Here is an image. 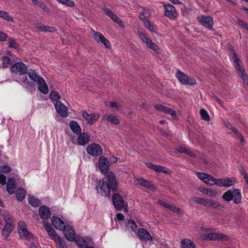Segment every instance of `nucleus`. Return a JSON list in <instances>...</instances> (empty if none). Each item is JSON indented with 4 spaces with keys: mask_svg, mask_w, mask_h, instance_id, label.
Instances as JSON below:
<instances>
[{
    "mask_svg": "<svg viewBox=\"0 0 248 248\" xmlns=\"http://www.w3.org/2000/svg\"><path fill=\"white\" fill-rule=\"evenodd\" d=\"M118 188V184L114 174L109 172L105 177L100 180L96 186L97 192L102 196L108 197L110 191H116Z\"/></svg>",
    "mask_w": 248,
    "mask_h": 248,
    "instance_id": "obj_1",
    "label": "nucleus"
},
{
    "mask_svg": "<svg viewBox=\"0 0 248 248\" xmlns=\"http://www.w3.org/2000/svg\"><path fill=\"white\" fill-rule=\"evenodd\" d=\"M230 59L232 62L237 73L241 78L244 84H248V77L245 72L243 63L238 57L237 54L232 48L230 49Z\"/></svg>",
    "mask_w": 248,
    "mask_h": 248,
    "instance_id": "obj_2",
    "label": "nucleus"
},
{
    "mask_svg": "<svg viewBox=\"0 0 248 248\" xmlns=\"http://www.w3.org/2000/svg\"><path fill=\"white\" fill-rule=\"evenodd\" d=\"M2 216L5 224L2 230L1 234L3 239L7 240L14 228V219L13 216L9 214H3Z\"/></svg>",
    "mask_w": 248,
    "mask_h": 248,
    "instance_id": "obj_3",
    "label": "nucleus"
},
{
    "mask_svg": "<svg viewBox=\"0 0 248 248\" xmlns=\"http://www.w3.org/2000/svg\"><path fill=\"white\" fill-rule=\"evenodd\" d=\"M112 201L114 207L117 210L120 211L124 209L125 212L127 211V203L124 202L123 198L119 194L115 193L112 196Z\"/></svg>",
    "mask_w": 248,
    "mask_h": 248,
    "instance_id": "obj_4",
    "label": "nucleus"
},
{
    "mask_svg": "<svg viewBox=\"0 0 248 248\" xmlns=\"http://www.w3.org/2000/svg\"><path fill=\"white\" fill-rule=\"evenodd\" d=\"M18 233L21 239H34L33 235L27 230L26 223L23 221H20L17 226Z\"/></svg>",
    "mask_w": 248,
    "mask_h": 248,
    "instance_id": "obj_5",
    "label": "nucleus"
},
{
    "mask_svg": "<svg viewBox=\"0 0 248 248\" xmlns=\"http://www.w3.org/2000/svg\"><path fill=\"white\" fill-rule=\"evenodd\" d=\"M176 76L179 82L182 84L193 85L196 83V81L194 78L187 77L179 70H177Z\"/></svg>",
    "mask_w": 248,
    "mask_h": 248,
    "instance_id": "obj_6",
    "label": "nucleus"
},
{
    "mask_svg": "<svg viewBox=\"0 0 248 248\" xmlns=\"http://www.w3.org/2000/svg\"><path fill=\"white\" fill-rule=\"evenodd\" d=\"M138 34L140 39L144 43L146 44L147 47L155 51H157L159 49L158 46L153 43L152 40L145 33L139 31Z\"/></svg>",
    "mask_w": 248,
    "mask_h": 248,
    "instance_id": "obj_7",
    "label": "nucleus"
},
{
    "mask_svg": "<svg viewBox=\"0 0 248 248\" xmlns=\"http://www.w3.org/2000/svg\"><path fill=\"white\" fill-rule=\"evenodd\" d=\"M138 34L140 39L144 43L146 44L147 47L155 51H157L159 49L158 46L153 43L152 40L145 33L139 31Z\"/></svg>",
    "mask_w": 248,
    "mask_h": 248,
    "instance_id": "obj_8",
    "label": "nucleus"
},
{
    "mask_svg": "<svg viewBox=\"0 0 248 248\" xmlns=\"http://www.w3.org/2000/svg\"><path fill=\"white\" fill-rule=\"evenodd\" d=\"M28 70L27 66L22 62H16L12 65L11 71L20 75H24Z\"/></svg>",
    "mask_w": 248,
    "mask_h": 248,
    "instance_id": "obj_9",
    "label": "nucleus"
},
{
    "mask_svg": "<svg viewBox=\"0 0 248 248\" xmlns=\"http://www.w3.org/2000/svg\"><path fill=\"white\" fill-rule=\"evenodd\" d=\"M91 32L93 35V37L96 42L101 43L107 48L110 47L111 45L109 41L107 39L102 33L99 32L95 31L92 29H91Z\"/></svg>",
    "mask_w": 248,
    "mask_h": 248,
    "instance_id": "obj_10",
    "label": "nucleus"
},
{
    "mask_svg": "<svg viewBox=\"0 0 248 248\" xmlns=\"http://www.w3.org/2000/svg\"><path fill=\"white\" fill-rule=\"evenodd\" d=\"M86 151L89 155L93 156H99L103 152L101 146L95 143L89 145L86 148Z\"/></svg>",
    "mask_w": 248,
    "mask_h": 248,
    "instance_id": "obj_11",
    "label": "nucleus"
},
{
    "mask_svg": "<svg viewBox=\"0 0 248 248\" xmlns=\"http://www.w3.org/2000/svg\"><path fill=\"white\" fill-rule=\"evenodd\" d=\"M196 175L205 183L211 185L217 184L216 179L209 174L203 172H196Z\"/></svg>",
    "mask_w": 248,
    "mask_h": 248,
    "instance_id": "obj_12",
    "label": "nucleus"
},
{
    "mask_svg": "<svg viewBox=\"0 0 248 248\" xmlns=\"http://www.w3.org/2000/svg\"><path fill=\"white\" fill-rule=\"evenodd\" d=\"M164 6L165 9V16L171 19H175L177 17L178 13L174 6L170 4H164Z\"/></svg>",
    "mask_w": 248,
    "mask_h": 248,
    "instance_id": "obj_13",
    "label": "nucleus"
},
{
    "mask_svg": "<svg viewBox=\"0 0 248 248\" xmlns=\"http://www.w3.org/2000/svg\"><path fill=\"white\" fill-rule=\"evenodd\" d=\"M82 114L87 124L90 125L96 122L100 116L99 114L97 113H88L86 110L83 111Z\"/></svg>",
    "mask_w": 248,
    "mask_h": 248,
    "instance_id": "obj_14",
    "label": "nucleus"
},
{
    "mask_svg": "<svg viewBox=\"0 0 248 248\" xmlns=\"http://www.w3.org/2000/svg\"><path fill=\"white\" fill-rule=\"evenodd\" d=\"M146 166L147 168L154 170L157 173L162 172L165 174H169L171 173V171L170 169L164 166L154 165L150 162L146 163Z\"/></svg>",
    "mask_w": 248,
    "mask_h": 248,
    "instance_id": "obj_15",
    "label": "nucleus"
},
{
    "mask_svg": "<svg viewBox=\"0 0 248 248\" xmlns=\"http://www.w3.org/2000/svg\"><path fill=\"white\" fill-rule=\"evenodd\" d=\"M98 168L101 172L108 174L109 169L108 159L103 156L99 158Z\"/></svg>",
    "mask_w": 248,
    "mask_h": 248,
    "instance_id": "obj_16",
    "label": "nucleus"
},
{
    "mask_svg": "<svg viewBox=\"0 0 248 248\" xmlns=\"http://www.w3.org/2000/svg\"><path fill=\"white\" fill-rule=\"evenodd\" d=\"M55 108L57 112L62 117L65 118L68 116V113L67 107L61 101H57L55 104Z\"/></svg>",
    "mask_w": 248,
    "mask_h": 248,
    "instance_id": "obj_17",
    "label": "nucleus"
},
{
    "mask_svg": "<svg viewBox=\"0 0 248 248\" xmlns=\"http://www.w3.org/2000/svg\"><path fill=\"white\" fill-rule=\"evenodd\" d=\"M236 183V179L234 177H226L218 179V186L223 187H230L233 186Z\"/></svg>",
    "mask_w": 248,
    "mask_h": 248,
    "instance_id": "obj_18",
    "label": "nucleus"
},
{
    "mask_svg": "<svg viewBox=\"0 0 248 248\" xmlns=\"http://www.w3.org/2000/svg\"><path fill=\"white\" fill-rule=\"evenodd\" d=\"M63 234L68 241L73 242L75 241L76 236L73 228L69 225H66L62 230Z\"/></svg>",
    "mask_w": 248,
    "mask_h": 248,
    "instance_id": "obj_19",
    "label": "nucleus"
},
{
    "mask_svg": "<svg viewBox=\"0 0 248 248\" xmlns=\"http://www.w3.org/2000/svg\"><path fill=\"white\" fill-rule=\"evenodd\" d=\"M198 21L203 26L211 29L213 24V18L210 16H201L198 17Z\"/></svg>",
    "mask_w": 248,
    "mask_h": 248,
    "instance_id": "obj_20",
    "label": "nucleus"
},
{
    "mask_svg": "<svg viewBox=\"0 0 248 248\" xmlns=\"http://www.w3.org/2000/svg\"><path fill=\"white\" fill-rule=\"evenodd\" d=\"M156 109L163 112L166 114H170L173 118L176 117V113L175 111L172 108L165 106L161 104H157L155 106Z\"/></svg>",
    "mask_w": 248,
    "mask_h": 248,
    "instance_id": "obj_21",
    "label": "nucleus"
},
{
    "mask_svg": "<svg viewBox=\"0 0 248 248\" xmlns=\"http://www.w3.org/2000/svg\"><path fill=\"white\" fill-rule=\"evenodd\" d=\"M137 237L142 241H151L152 237L150 233L145 229H140L137 233Z\"/></svg>",
    "mask_w": 248,
    "mask_h": 248,
    "instance_id": "obj_22",
    "label": "nucleus"
},
{
    "mask_svg": "<svg viewBox=\"0 0 248 248\" xmlns=\"http://www.w3.org/2000/svg\"><path fill=\"white\" fill-rule=\"evenodd\" d=\"M51 222L54 227L60 231H62L65 226L64 222L59 217L53 216L51 218Z\"/></svg>",
    "mask_w": 248,
    "mask_h": 248,
    "instance_id": "obj_23",
    "label": "nucleus"
},
{
    "mask_svg": "<svg viewBox=\"0 0 248 248\" xmlns=\"http://www.w3.org/2000/svg\"><path fill=\"white\" fill-rule=\"evenodd\" d=\"M135 185H140L150 189L153 190L155 189V186L154 185L151 184L149 181L141 178L136 179L135 181Z\"/></svg>",
    "mask_w": 248,
    "mask_h": 248,
    "instance_id": "obj_24",
    "label": "nucleus"
},
{
    "mask_svg": "<svg viewBox=\"0 0 248 248\" xmlns=\"http://www.w3.org/2000/svg\"><path fill=\"white\" fill-rule=\"evenodd\" d=\"M16 188V185L14 178H9L6 185V189L7 192L10 194H13L15 192Z\"/></svg>",
    "mask_w": 248,
    "mask_h": 248,
    "instance_id": "obj_25",
    "label": "nucleus"
},
{
    "mask_svg": "<svg viewBox=\"0 0 248 248\" xmlns=\"http://www.w3.org/2000/svg\"><path fill=\"white\" fill-rule=\"evenodd\" d=\"M39 213L41 217L43 219H47L50 217V211L47 207L42 206L39 208Z\"/></svg>",
    "mask_w": 248,
    "mask_h": 248,
    "instance_id": "obj_26",
    "label": "nucleus"
},
{
    "mask_svg": "<svg viewBox=\"0 0 248 248\" xmlns=\"http://www.w3.org/2000/svg\"><path fill=\"white\" fill-rule=\"evenodd\" d=\"M45 225V228L47 231L48 234L50 238L54 240L57 237L59 236L53 228L51 227L50 224L47 223L46 221H43Z\"/></svg>",
    "mask_w": 248,
    "mask_h": 248,
    "instance_id": "obj_27",
    "label": "nucleus"
},
{
    "mask_svg": "<svg viewBox=\"0 0 248 248\" xmlns=\"http://www.w3.org/2000/svg\"><path fill=\"white\" fill-rule=\"evenodd\" d=\"M175 149L177 152L185 154L190 157H194L196 156L195 154L185 145L178 146Z\"/></svg>",
    "mask_w": 248,
    "mask_h": 248,
    "instance_id": "obj_28",
    "label": "nucleus"
},
{
    "mask_svg": "<svg viewBox=\"0 0 248 248\" xmlns=\"http://www.w3.org/2000/svg\"><path fill=\"white\" fill-rule=\"evenodd\" d=\"M37 83L38 84V89L40 92L44 94H46L48 93L47 85L44 78H39Z\"/></svg>",
    "mask_w": 248,
    "mask_h": 248,
    "instance_id": "obj_29",
    "label": "nucleus"
},
{
    "mask_svg": "<svg viewBox=\"0 0 248 248\" xmlns=\"http://www.w3.org/2000/svg\"><path fill=\"white\" fill-rule=\"evenodd\" d=\"M232 200L235 204H239L242 202L241 193L238 189H233L232 194Z\"/></svg>",
    "mask_w": 248,
    "mask_h": 248,
    "instance_id": "obj_30",
    "label": "nucleus"
},
{
    "mask_svg": "<svg viewBox=\"0 0 248 248\" xmlns=\"http://www.w3.org/2000/svg\"><path fill=\"white\" fill-rule=\"evenodd\" d=\"M69 127L72 131L77 135L80 134L81 132L80 126L78 123L75 121H72L70 122Z\"/></svg>",
    "mask_w": 248,
    "mask_h": 248,
    "instance_id": "obj_31",
    "label": "nucleus"
},
{
    "mask_svg": "<svg viewBox=\"0 0 248 248\" xmlns=\"http://www.w3.org/2000/svg\"><path fill=\"white\" fill-rule=\"evenodd\" d=\"M182 248H196L195 245L190 240L184 239L181 242Z\"/></svg>",
    "mask_w": 248,
    "mask_h": 248,
    "instance_id": "obj_32",
    "label": "nucleus"
},
{
    "mask_svg": "<svg viewBox=\"0 0 248 248\" xmlns=\"http://www.w3.org/2000/svg\"><path fill=\"white\" fill-rule=\"evenodd\" d=\"M26 191L23 188H19L16 192V196L18 201H22L25 198Z\"/></svg>",
    "mask_w": 248,
    "mask_h": 248,
    "instance_id": "obj_33",
    "label": "nucleus"
},
{
    "mask_svg": "<svg viewBox=\"0 0 248 248\" xmlns=\"http://www.w3.org/2000/svg\"><path fill=\"white\" fill-rule=\"evenodd\" d=\"M143 23L144 26L151 32L156 33L157 27L155 24L152 23L149 20H145Z\"/></svg>",
    "mask_w": 248,
    "mask_h": 248,
    "instance_id": "obj_34",
    "label": "nucleus"
},
{
    "mask_svg": "<svg viewBox=\"0 0 248 248\" xmlns=\"http://www.w3.org/2000/svg\"><path fill=\"white\" fill-rule=\"evenodd\" d=\"M27 73L29 77V78L32 80L33 81L37 82L39 79V78H41L40 77H39L38 75H37L36 72L32 70V69H29L28 72H27Z\"/></svg>",
    "mask_w": 248,
    "mask_h": 248,
    "instance_id": "obj_35",
    "label": "nucleus"
},
{
    "mask_svg": "<svg viewBox=\"0 0 248 248\" xmlns=\"http://www.w3.org/2000/svg\"><path fill=\"white\" fill-rule=\"evenodd\" d=\"M103 119L112 124H119V120L116 117L112 115H105L103 117Z\"/></svg>",
    "mask_w": 248,
    "mask_h": 248,
    "instance_id": "obj_36",
    "label": "nucleus"
},
{
    "mask_svg": "<svg viewBox=\"0 0 248 248\" xmlns=\"http://www.w3.org/2000/svg\"><path fill=\"white\" fill-rule=\"evenodd\" d=\"M225 125L227 128L231 129L232 131L236 134L237 138L239 139V140H243V138L237 130V129L233 126L231 124L229 123H226Z\"/></svg>",
    "mask_w": 248,
    "mask_h": 248,
    "instance_id": "obj_37",
    "label": "nucleus"
},
{
    "mask_svg": "<svg viewBox=\"0 0 248 248\" xmlns=\"http://www.w3.org/2000/svg\"><path fill=\"white\" fill-rule=\"evenodd\" d=\"M76 243L80 248H88L87 243L82 237H77L75 239Z\"/></svg>",
    "mask_w": 248,
    "mask_h": 248,
    "instance_id": "obj_38",
    "label": "nucleus"
},
{
    "mask_svg": "<svg viewBox=\"0 0 248 248\" xmlns=\"http://www.w3.org/2000/svg\"><path fill=\"white\" fill-rule=\"evenodd\" d=\"M29 203L33 207H38L40 204V201L34 196L28 197Z\"/></svg>",
    "mask_w": 248,
    "mask_h": 248,
    "instance_id": "obj_39",
    "label": "nucleus"
},
{
    "mask_svg": "<svg viewBox=\"0 0 248 248\" xmlns=\"http://www.w3.org/2000/svg\"><path fill=\"white\" fill-rule=\"evenodd\" d=\"M108 16L111 18V20L118 24L121 27H124L123 21L120 18H119L118 16L115 14H114V12L109 15Z\"/></svg>",
    "mask_w": 248,
    "mask_h": 248,
    "instance_id": "obj_40",
    "label": "nucleus"
},
{
    "mask_svg": "<svg viewBox=\"0 0 248 248\" xmlns=\"http://www.w3.org/2000/svg\"><path fill=\"white\" fill-rule=\"evenodd\" d=\"M54 241L57 248H64L67 246L65 242L60 236L57 237Z\"/></svg>",
    "mask_w": 248,
    "mask_h": 248,
    "instance_id": "obj_41",
    "label": "nucleus"
},
{
    "mask_svg": "<svg viewBox=\"0 0 248 248\" xmlns=\"http://www.w3.org/2000/svg\"><path fill=\"white\" fill-rule=\"evenodd\" d=\"M150 16V13L148 9H144L142 12L140 13V18L143 22L145 20H148L147 18Z\"/></svg>",
    "mask_w": 248,
    "mask_h": 248,
    "instance_id": "obj_42",
    "label": "nucleus"
},
{
    "mask_svg": "<svg viewBox=\"0 0 248 248\" xmlns=\"http://www.w3.org/2000/svg\"><path fill=\"white\" fill-rule=\"evenodd\" d=\"M200 114L202 119L205 121L210 120V116L207 111L204 108L200 109Z\"/></svg>",
    "mask_w": 248,
    "mask_h": 248,
    "instance_id": "obj_43",
    "label": "nucleus"
},
{
    "mask_svg": "<svg viewBox=\"0 0 248 248\" xmlns=\"http://www.w3.org/2000/svg\"><path fill=\"white\" fill-rule=\"evenodd\" d=\"M232 189H229L223 194L222 198L227 202H230L232 200Z\"/></svg>",
    "mask_w": 248,
    "mask_h": 248,
    "instance_id": "obj_44",
    "label": "nucleus"
},
{
    "mask_svg": "<svg viewBox=\"0 0 248 248\" xmlns=\"http://www.w3.org/2000/svg\"><path fill=\"white\" fill-rule=\"evenodd\" d=\"M0 17H2L8 21L13 22V18L4 11H1L0 12Z\"/></svg>",
    "mask_w": 248,
    "mask_h": 248,
    "instance_id": "obj_45",
    "label": "nucleus"
},
{
    "mask_svg": "<svg viewBox=\"0 0 248 248\" xmlns=\"http://www.w3.org/2000/svg\"><path fill=\"white\" fill-rule=\"evenodd\" d=\"M106 106L110 107L116 109H119L121 107V105L116 102H108L105 104Z\"/></svg>",
    "mask_w": 248,
    "mask_h": 248,
    "instance_id": "obj_46",
    "label": "nucleus"
},
{
    "mask_svg": "<svg viewBox=\"0 0 248 248\" xmlns=\"http://www.w3.org/2000/svg\"><path fill=\"white\" fill-rule=\"evenodd\" d=\"M58 2L68 7H73L75 5V3L71 0H56Z\"/></svg>",
    "mask_w": 248,
    "mask_h": 248,
    "instance_id": "obj_47",
    "label": "nucleus"
},
{
    "mask_svg": "<svg viewBox=\"0 0 248 248\" xmlns=\"http://www.w3.org/2000/svg\"><path fill=\"white\" fill-rule=\"evenodd\" d=\"M126 227L134 232L137 228V224L133 220H129L126 223Z\"/></svg>",
    "mask_w": 248,
    "mask_h": 248,
    "instance_id": "obj_48",
    "label": "nucleus"
},
{
    "mask_svg": "<svg viewBox=\"0 0 248 248\" xmlns=\"http://www.w3.org/2000/svg\"><path fill=\"white\" fill-rule=\"evenodd\" d=\"M203 205L213 208H215L216 207V204L215 202L209 199H205L204 200Z\"/></svg>",
    "mask_w": 248,
    "mask_h": 248,
    "instance_id": "obj_49",
    "label": "nucleus"
},
{
    "mask_svg": "<svg viewBox=\"0 0 248 248\" xmlns=\"http://www.w3.org/2000/svg\"><path fill=\"white\" fill-rule=\"evenodd\" d=\"M190 200L194 203L204 204L205 199L201 197H193L190 199Z\"/></svg>",
    "mask_w": 248,
    "mask_h": 248,
    "instance_id": "obj_50",
    "label": "nucleus"
},
{
    "mask_svg": "<svg viewBox=\"0 0 248 248\" xmlns=\"http://www.w3.org/2000/svg\"><path fill=\"white\" fill-rule=\"evenodd\" d=\"M11 62V59L8 57H4L2 59L1 65L3 68H6L8 66Z\"/></svg>",
    "mask_w": 248,
    "mask_h": 248,
    "instance_id": "obj_51",
    "label": "nucleus"
},
{
    "mask_svg": "<svg viewBox=\"0 0 248 248\" xmlns=\"http://www.w3.org/2000/svg\"><path fill=\"white\" fill-rule=\"evenodd\" d=\"M50 98L51 100L57 101L60 98V95L57 92L53 91L51 92L50 93Z\"/></svg>",
    "mask_w": 248,
    "mask_h": 248,
    "instance_id": "obj_52",
    "label": "nucleus"
},
{
    "mask_svg": "<svg viewBox=\"0 0 248 248\" xmlns=\"http://www.w3.org/2000/svg\"><path fill=\"white\" fill-rule=\"evenodd\" d=\"M203 238L206 240H215L217 238V234L215 233H209L205 235Z\"/></svg>",
    "mask_w": 248,
    "mask_h": 248,
    "instance_id": "obj_53",
    "label": "nucleus"
},
{
    "mask_svg": "<svg viewBox=\"0 0 248 248\" xmlns=\"http://www.w3.org/2000/svg\"><path fill=\"white\" fill-rule=\"evenodd\" d=\"M159 131H160L161 133L164 136L165 138H172V134L171 132L170 131H166L164 130L163 129L160 128L159 129Z\"/></svg>",
    "mask_w": 248,
    "mask_h": 248,
    "instance_id": "obj_54",
    "label": "nucleus"
},
{
    "mask_svg": "<svg viewBox=\"0 0 248 248\" xmlns=\"http://www.w3.org/2000/svg\"><path fill=\"white\" fill-rule=\"evenodd\" d=\"M90 138V136L88 133L83 132L80 134L77 140H89Z\"/></svg>",
    "mask_w": 248,
    "mask_h": 248,
    "instance_id": "obj_55",
    "label": "nucleus"
},
{
    "mask_svg": "<svg viewBox=\"0 0 248 248\" xmlns=\"http://www.w3.org/2000/svg\"><path fill=\"white\" fill-rule=\"evenodd\" d=\"M22 84L26 88H30L32 87L33 84L32 82H30L27 78L26 77L25 79L22 81Z\"/></svg>",
    "mask_w": 248,
    "mask_h": 248,
    "instance_id": "obj_56",
    "label": "nucleus"
},
{
    "mask_svg": "<svg viewBox=\"0 0 248 248\" xmlns=\"http://www.w3.org/2000/svg\"><path fill=\"white\" fill-rule=\"evenodd\" d=\"M1 171L5 173H8L11 171V169L8 165H4L0 167Z\"/></svg>",
    "mask_w": 248,
    "mask_h": 248,
    "instance_id": "obj_57",
    "label": "nucleus"
},
{
    "mask_svg": "<svg viewBox=\"0 0 248 248\" xmlns=\"http://www.w3.org/2000/svg\"><path fill=\"white\" fill-rule=\"evenodd\" d=\"M9 47L16 48L18 47L17 44L16 42L15 39L10 38L9 40Z\"/></svg>",
    "mask_w": 248,
    "mask_h": 248,
    "instance_id": "obj_58",
    "label": "nucleus"
},
{
    "mask_svg": "<svg viewBox=\"0 0 248 248\" xmlns=\"http://www.w3.org/2000/svg\"><path fill=\"white\" fill-rule=\"evenodd\" d=\"M168 209L176 213H180L182 211L180 208H178L174 205H171L170 204V207H169Z\"/></svg>",
    "mask_w": 248,
    "mask_h": 248,
    "instance_id": "obj_59",
    "label": "nucleus"
},
{
    "mask_svg": "<svg viewBox=\"0 0 248 248\" xmlns=\"http://www.w3.org/2000/svg\"><path fill=\"white\" fill-rule=\"evenodd\" d=\"M38 7L42 8L43 10L46 12H49V9L47 6L43 2H38L36 4Z\"/></svg>",
    "mask_w": 248,
    "mask_h": 248,
    "instance_id": "obj_60",
    "label": "nucleus"
},
{
    "mask_svg": "<svg viewBox=\"0 0 248 248\" xmlns=\"http://www.w3.org/2000/svg\"><path fill=\"white\" fill-rule=\"evenodd\" d=\"M56 31V29L53 27L45 26L43 32H54Z\"/></svg>",
    "mask_w": 248,
    "mask_h": 248,
    "instance_id": "obj_61",
    "label": "nucleus"
},
{
    "mask_svg": "<svg viewBox=\"0 0 248 248\" xmlns=\"http://www.w3.org/2000/svg\"><path fill=\"white\" fill-rule=\"evenodd\" d=\"M228 239L229 237L227 235L223 234L222 233H218V241H226L228 240Z\"/></svg>",
    "mask_w": 248,
    "mask_h": 248,
    "instance_id": "obj_62",
    "label": "nucleus"
},
{
    "mask_svg": "<svg viewBox=\"0 0 248 248\" xmlns=\"http://www.w3.org/2000/svg\"><path fill=\"white\" fill-rule=\"evenodd\" d=\"M237 22L239 25L242 26L248 31V24L241 19H238Z\"/></svg>",
    "mask_w": 248,
    "mask_h": 248,
    "instance_id": "obj_63",
    "label": "nucleus"
},
{
    "mask_svg": "<svg viewBox=\"0 0 248 248\" xmlns=\"http://www.w3.org/2000/svg\"><path fill=\"white\" fill-rule=\"evenodd\" d=\"M237 22L239 25L242 26L248 31V24L241 19H238Z\"/></svg>",
    "mask_w": 248,
    "mask_h": 248,
    "instance_id": "obj_64",
    "label": "nucleus"
}]
</instances>
